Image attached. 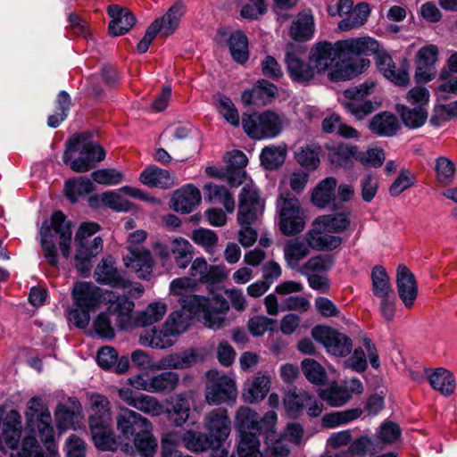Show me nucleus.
Masks as SVG:
<instances>
[{
    "label": "nucleus",
    "instance_id": "nucleus-23",
    "mask_svg": "<svg viewBox=\"0 0 457 457\" xmlns=\"http://www.w3.org/2000/svg\"><path fill=\"white\" fill-rule=\"evenodd\" d=\"M376 63L383 76L401 87H405L410 82L408 65L403 61L401 67L396 68L392 57L386 52H378L376 54Z\"/></svg>",
    "mask_w": 457,
    "mask_h": 457
},
{
    "label": "nucleus",
    "instance_id": "nucleus-17",
    "mask_svg": "<svg viewBox=\"0 0 457 457\" xmlns=\"http://www.w3.org/2000/svg\"><path fill=\"white\" fill-rule=\"evenodd\" d=\"M124 195L151 202L155 204H160V200L147 196L142 190L125 186L118 190H109L101 195L91 196L89 199V204L92 207L104 206L115 212H127L132 210L133 204L126 199Z\"/></svg>",
    "mask_w": 457,
    "mask_h": 457
},
{
    "label": "nucleus",
    "instance_id": "nucleus-20",
    "mask_svg": "<svg viewBox=\"0 0 457 457\" xmlns=\"http://www.w3.org/2000/svg\"><path fill=\"white\" fill-rule=\"evenodd\" d=\"M312 336L326 348L328 353L337 357L347 355L353 347L348 337L328 326L314 327Z\"/></svg>",
    "mask_w": 457,
    "mask_h": 457
},
{
    "label": "nucleus",
    "instance_id": "nucleus-47",
    "mask_svg": "<svg viewBox=\"0 0 457 457\" xmlns=\"http://www.w3.org/2000/svg\"><path fill=\"white\" fill-rule=\"evenodd\" d=\"M320 147L318 145H308L300 147L295 154L297 163L305 170H315L320 166Z\"/></svg>",
    "mask_w": 457,
    "mask_h": 457
},
{
    "label": "nucleus",
    "instance_id": "nucleus-12",
    "mask_svg": "<svg viewBox=\"0 0 457 457\" xmlns=\"http://www.w3.org/2000/svg\"><path fill=\"white\" fill-rule=\"evenodd\" d=\"M99 228L97 223L83 222L76 233L75 266L81 275L89 272L92 268V258L103 250V239L100 237H96L90 244L87 242V238L96 234Z\"/></svg>",
    "mask_w": 457,
    "mask_h": 457
},
{
    "label": "nucleus",
    "instance_id": "nucleus-2",
    "mask_svg": "<svg viewBox=\"0 0 457 457\" xmlns=\"http://www.w3.org/2000/svg\"><path fill=\"white\" fill-rule=\"evenodd\" d=\"M378 42L370 37L350 38L330 43L315 44L310 52V62L315 68V74L327 73L334 81L348 80L364 72L370 66V60L360 54H370L378 50Z\"/></svg>",
    "mask_w": 457,
    "mask_h": 457
},
{
    "label": "nucleus",
    "instance_id": "nucleus-34",
    "mask_svg": "<svg viewBox=\"0 0 457 457\" xmlns=\"http://www.w3.org/2000/svg\"><path fill=\"white\" fill-rule=\"evenodd\" d=\"M315 32V21L311 11L298 13L290 27L289 35L295 41H308Z\"/></svg>",
    "mask_w": 457,
    "mask_h": 457
},
{
    "label": "nucleus",
    "instance_id": "nucleus-4",
    "mask_svg": "<svg viewBox=\"0 0 457 457\" xmlns=\"http://www.w3.org/2000/svg\"><path fill=\"white\" fill-rule=\"evenodd\" d=\"M72 305L68 311V319L76 327L85 328L91 320V313L102 305H108V311L117 312V322L120 328H126L130 321V313L134 303L113 292L104 290L92 282L79 281L74 284Z\"/></svg>",
    "mask_w": 457,
    "mask_h": 457
},
{
    "label": "nucleus",
    "instance_id": "nucleus-5",
    "mask_svg": "<svg viewBox=\"0 0 457 457\" xmlns=\"http://www.w3.org/2000/svg\"><path fill=\"white\" fill-rule=\"evenodd\" d=\"M278 416L270 411L262 418L248 406H240L235 413L234 425L239 436L237 443L238 457H286L287 448L281 441L270 445L264 453L260 451L259 434L263 430L274 434Z\"/></svg>",
    "mask_w": 457,
    "mask_h": 457
},
{
    "label": "nucleus",
    "instance_id": "nucleus-41",
    "mask_svg": "<svg viewBox=\"0 0 457 457\" xmlns=\"http://www.w3.org/2000/svg\"><path fill=\"white\" fill-rule=\"evenodd\" d=\"M179 384V375L174 371H163L151 376V394H170Z\"/></svg>",
    "mask_w": 457,
    "mask_h": 457
},
{
    "label": "nucleus",
    "instance_id": "nucleus-1",
    "mask_svg": "<svg viewBox=\"0 0 457 457\" xmlns=\"http://www.w3.org/2000/svg\"><path fill=\"white\" fill-rule=\"evenodd\" d=\"M28 424L44 444L46 452L39 450L34 436H25L21 447V417L15 410L0 408V450L9 457H60L54 443L51 414L40 397H32L27 403Z\"/></svg>",
    "mask_w": 457,
    "mask_h": 457
},
{
    "label": "nucleus",
    "instance_id": "nucleus-58",
    "mask_svg": "<svg viewBox=\"0 0 457 457\" xmlns=\"http://www.w3.org/2000/svg\"><path fill=\"white\" fill-rule=\"evenodd\" d=\"M205 190L211 201L221 204L228 213L234 212L235 199L226 187L210 183L205 186Z\"/></svg>",
    "mask_w": 457,
    "mask_h": 457
},
{
    "label": "nucleus",
    "instance_id": "nucleus-30",
    "mask_svg": "<svg viewBox=\"0 0 457 457\" xmlns=\"http://www.w3.org/2000/svg\"><path fill=\"white\" fill-rule=\"evenodd\" d=\"M170 202L175 212L190 213L200 204L201 194L195 187L187 185L173 193Z\"/></svg>",
    "mask_w": 457,
    "mask_h": 457
},
{
    "label": "nucleus",
    "instance_id": "nucleus-7",
    "mask_svg": "<svg viewBox=\"0 0 457 457\" xmlns=\"http://www.w3.org/2000/svg\"><path fill=\"white\" fill-rule=\"evenodd\" d=\"M88 425L92 439L96 448L112 451L117 446L112 430V415L108 398L98 393L87 394Z\"/></svg>",
    "mask_w": 457,
    "mask_h": 457
},
{
    "label": "nucleus",
    "instance_id": "nucleus-64",
    "mask_svg": "<svg viewBox=\"0 0 457 457\" xmlns=\"http://www.w3.org/2000/svg\"><path fill=\"white\" fill-rule=\"evenodd\" d=\"M333 262L330 258L316 255L310 258L298 271L303 276H309L314 272H323L328 270L332 267Z\"/></svg>",
    "mask_w": 457,
    "mask_h": 457
},
{
    "label": "nucleus",
    "instance_id": "nucleus-28",
    "mask_svg": "<svg viewBox=\"0 0 457 457\" xmlns=\"http://www.w3.org/2000/svg\"><path fill=\"white\" fill-rule=\"evenodd\" d=\"M325 149L328 151V158L331 164L336 167L349 169L353 166L356 161L357 145L348 143H328Z\"/></svg>",
    "mask_w": 457,
    "mask_h": 457
},
{
    "label": "nucleus",
    "instance_id": "nucleus-49",
    "mask_svg": "<svg viewBox=\"0 0 457 457\" xmlns=\"http://www.w3.org/2000/svg\"><path fill=\"white\" fill-rule=\"evenodd\" d=\"M152 430L153 426L150 422V428H144L141 431H137L133 438L136 449L144 457H153L157 448V440Z\"/></svg>",
    "mask_w": 457,
    "mask_h": 457
},
{
    "label": "nucleus",
    "instance_id": "nucleus-46",
    "mask_svg": "<svg viewBox=\"0 0 457 457\" xmlns=\"http://www.w3.org/2000/svg\"><path fill=\"white\" fill-rule=\"evenodd\" d=\"M322 130L326 133H338L345 138H358L360 134L354 128L342 122L337 113H331L322 120Z\"/></svg>",
    "mask_w": 457,
    "mask_h": 457
},
{
    "label": "nucleus",
    "instance_id": "nucleus-13",
    "mask_svg": "<svg viewBox=\"0 0 457 457\" xmlns=\"http://www.w3.org/2000/svg\"><path fill=\"white\" fill-rule=\"evenodd\" d=\"M287 125L285 116L271 110L253 112L243 117V128L253 139L277 137Z\"/></svg>",
    "mask_w": 457,
    "mask_h": 457
},
{
    "label": "nucleus",
    "instance_id": "nucleus-52",
    "mask_svg": "<svg viewBox=\"0 0 457 457\" xmlns=\"http://www.w3.org/2000/svg\"><path fill=\"white\" fill-rule=\"evenodd\" d=\"M372 292L375 296L386 297L393 295L389 277L382 266H375L371 271Z\"/></svg>",
    "mask_w": 457,
    "mask_h": 457
},
{
    "label": "nucleus",
    "instance_id": "nucleus-29",
    "mask_svg": "<svg viewBox=\"0 0 457 457\" xmlns=\"http://www.w3.org/2000/svg\"><path fill=\"white\" fill-rule=\"evenodd\" d=\"M397 290L406 308H411L418 296V286L411 271L403 265L397 269Z\"/></svg>",
    "mask_w": 457,
    "mask_h": 457
},
{
    "label": "nucleus",
    "instance_id": "nucleus-3",
    "mask_svg": "<svg viewBox=\"0 0 457 457\" xmlns=\"http://www.w3.org/2000/svg\"><path fill=\"white\" fill-rule=\"evenodd\" d=\"M208 267L204 258H195L190 266V277L173 279L170 284V291L178 298L183 311L197 318L204 326L219 329L223 327L229 309L228 301L221 295L209 298L192 294L198 282L204 283Z\"/></svg>",
    "mask_w": 457,
    "mask_h": 457
},
{
    "label": "nucleus",
    "instance_id": "nucleus-21",
    "mask_svg": "<svg viewBox=\"0 0 457 457\" xmlns=\"http://www.w3.org/2000/svg\"><path fill=\"white\" fill-rule=\"evenodd\" d=\"M116 427L120 438L128 441L125 445L129 446L137 431H141L144 428H150V420L140 413L123 406L120 408L116 416Z\"/></svg>",
    "mask_w": 457,
    "mask_h": 457
},
{
    "label": "nucleus",
    "instance_id": "nucleus-27",
    "mask_svg": "<svg viewBox=\"0 0 457 457\" xmlns=\"http://www.w3.org/2000/svg\"><path fill=\"white\" fill-rule=\"evenodd\" d=\"M271 378L262 372L256 373L248 378L242 390V398L248 403H258L262 401L270 389Z\"/></svg>",
    "mask_w": 457,
    "mask_h": 457
},
{
    "label": "nucleus",
    "instance_id": "nucleus-8",
    "mask_svg": "<svg viewBox=\"0 0 457 457\" xmlns=\"http://www.w3.org/2000/svg\"><path fill=\"white\" fill-rule=\"evenodd\" d=\"M40 242L44 251V257L52 266L58 263V254L55 240L58 237L59 246L62 254L68 259L71 254V223L66 220L65 215L60 212H54L49 220H45L40 228Z\"/></svg>",
    "mask_w": 457,
    "mask_h": 457
},
{
    "label": "nucleus",
    "instance_id": "nucleus-50",
    "mask_svg": "<svg viewBox=\"0 0 457 457\" xmlns=\"http://www.w3.org/2000/svg\"><path fill=\"white\" fill-rule=\"evenodd\" d=\"M170 250L178 267L186 269L193 258V246L189 241L176 237L170 241Z\"/></svg>",
    "mask_w": 457,
    "mask_h": 457
},
{
    "label": "nucleus",
    "instance_id": "nucleus-36",
    "mask_svg": "<svg viewBox=\"0 0 457 457\" xmlns=\"http://www.w3.org/2000/svg\"><path fill=\"white\" fill-rule=\"evenodd\" d=\"M315 220L319 227H323L325 230L333 235L347 231L352 223L351 212L349 211L320 215Z\"/></svg>",
    "mask_w": 457,
    "mask_h": 457
},
{
    "label": "nucleus",
    "instance_id": "nucleus-26",
    "mask_svg": "<svg viewBox=\"0 0 457 457\" xmlns=\"http://www.w3.org/2000/svg\"><path fill=\"white\" fill-rule=\"evenodd\" d=\"M277 87L265 80H258L251 89L245 90L241 95L242 103L245 105L263 106L270 104L277 96Z\"/></svg>",
    "mask_w": 457,
    "mask_h": 457
},
{
    "label": "nucleus",
    "instance_id": "nucleus-11",
    "mask_svg": "<svg viewBox=\"0 0 457 457\" xmlns=\"http://www.w3.org/2000/svg\"><path fill=\"white\" fill-rule=\"evenodd\" d=\"M186 311L170 313L162 328L154 327L141 332L138 342L141 345L153 349L163 350L171 347L177 341V337L185 332L189 325L191 317Z\"/></svg>",
    "mask_w": 457,
    "mask_h": 457
},
{
    "label": "nucleus",
    "instance_id": "nucleus-15",
    "mask_svg": "<svg viewBox=\"0 0 457 457\" xmlns=\"http://www.w3.org/2000/svg\"><path fill=\"white\" fill-rule=\"evenodd\" d=\"M185 12L186 5L182 2L173 4L165 14L155 19L147 28L144 37L137 44V52L145 53L157 34L164 37L172 35L179 27Z\"/></svg>",
    "mask_w": 457,
    "mask_h": 457
},
{
    "label": "nucleus",
    "instance_id": "nucleus-44",
    "mask_svg": "<svg viewBox=\"0 0 457 457\" xmlns=\"http://www.w3.org/2000/svg\"><path fill=\"white\" fill-rule=\"evenodd\" d=\"M370 14V7L366 3H360L353 7L351 12L342 19L337 25L341 31H349L362 26Z\"/></svg>",
    "mask_w": 457,
    "mask_h": 457
},
{
    "label": "nucleus",
    "instance_id": "nucleus-59",
    "mask_svg": "<svg viewBox=\"0 0 457 457\" xmlns=\"http://www.w3.org/2000/svg\"><path fill=\"white\" fill-rule=\"evenodd\" d=\"M361 413V409L354 408L326 414L322 418V425L326 428H335L358 419Z\"/></svg>",
    "mask_w": 457,
    "mask_h": 457
},
{
    "label": "nucleus",
    "instance_id": "nucleus-60",
    "mask_svg": "<svg viewBox=\"0 0 457 457\" xmlns=\"http://www.w3.org/2000/svg\"><path fill=\"white\" fill-rule=\"evenodd\" d=\"M193 242L201 247L209 254H213L218 244L217 234L207 228H200L193 230L191 235Z\"/></svg>",
    "mask_w": 457,
    "mask_h": 457
},
{
    "label": "nucleus",
    "instance_id": "nucleus-61",
    "mask_svg": "<svg viewBox=\"0 0 457 457\" xmlns=\"http://www.w3.org/2000/svg\"><path fill=\"white\" fill-rule=\"evenodd\" d=\"M302 370L305 378L314 385H321L327 378L324 368L313 359H304L302 361Z\"/></svg>",
    "mask_w": 457,
    "mask_h": 457
},
{
    "label": "nucleus",
    "instance_id": "nucleus-62",
    "mask_svg": "<svg viewBox=\"0 0 457 457\" xmlns=\"http://www.w3.org/2000/svg\"><path fill=\"white\" fill-rule=\"evenodd\" d=\"M309 180V173L306 170H295L292 171L287 177L281 180L279 185V193L288 192L285 186H289L291 189L295 193H301L305 188Z\"/></svg>",
    "mask_w": 457,
    "mask_h": 457
},
{
    "label": "nucleus",
    "instance_id": "nucleus-56",
    "mask_svg": "<svg viewBox=\"0 0 457 457\" xmlns=\"http://www.w3.org/2000/svg\"><path fill=\"white\" fill-rule=\"evenodd\" d=\"M386 160L385 151L378 146L361 151L357 145L356 161L365 167L379 168Z\"/></svg>",
    "mask_w": 457,
    "mask_h": 457
},
{
    "label": "nucleus",
    "instance_id": "nucleus-14",
    "mask_svg": "<svg viewBox=\"0 0 457 457\" xmlns=\"http://www.w3.org/2000/svg\"><path fill=\"white\" fill-rule=\"evenodd\" d=\"M237 394V383L232 377L216 370L206 372L204 398L209 405L233 404Z\"/></svg>",
    "mask_w": 457,
    "mask_h": 457
},
{
    "label": "nucleus",
    "instance_id": "nucleus-24",
    "mask_svg": "<svg viewBox=\"0 0 457 457\" xmlns=\"http://www.w3.org/2000/svg\"><path fill=\"white\" fill-rule=\"evenodd\" d=\"M129 253L123 257L127 268L135 271L139 278L148 279L154 265V258L146 248H131L128 246Z\"/></svg>",
    "mask_w": 457,
    "mask_h": 457
},
{
    "label": "nucleus",
    "instance_id": "nucleus-43",
    "mask_svg": "<svg viewBox=\"0 0 457 457\" xmlns=\"http://www.w3.org/2000/svg\"><path fill=\"white\" fill-rule=\"evenodd\" d=\"M228 45L235 62L243 64L248 60V39L242 31L232 32L228 38Z\"/></svg>",
    "mask_w": 457,
    "mask_h": 457
},
{
    "label": "nucleus",
    "instance_id": "nucleus-57",
    "mask_svg": "<svg viewBox=\"0 0 457 457\" xmlns=\"http://www.w3.org/2000/svg\"><path fill=\"white\" fill-rule=\"evenodd\" d=\"M184 446L191 452H204L208 449L216 450L206 435L187 430L182 436Z\"/></svg>",
    "mask_w": 457,
    "mask_h": 457
},
{
    "label": "nucleus",
    "instance_id": "nucleus-54",
    "mask_svg": "<svg viewBox=\"0 0 457 457\" xmlns=\"http://www.w3.org/2000/svg\"><path fill=\"white\" fill-rule=\"evenodd\" d=\"M320 396L333 407H339L345 404L351 399V394L343 385L331 383L326 389L320 392Z\"/></svg>",
    "mask_w": 457,
    "mask_h": 457
},
{
    "label": "nucleus",
    "instance_id": "nucleus-39",
    "mask_svg": "<svg viewBox=\"0 0 457 457\" xmlns=\"http://www.w3.org/2000/svg\"><path fill=\"white\" fill-rule=\"evenodd\" d=\"M139 180L149 187L170 188L174 185L170 172L156 166L145 168L140 174Z\"/></svg>",
    "mask_w": 457,
    "mask_h": 457
},
{
    "label": "nucleus",
    "instance_id": "nucleus-38",
    "mask_svg": "<svg viewBox=\"0 0 457 457\" xmlns=\"http://www.w3.org/2000/svg\"><path fill=\"white\" fill-rule=\"evenodd\" d=\"M337 187V179L333 177H328L322 179L313 188L311 201L320 209L328 207L335 200V190Z\"/></svg>",
    "mask_w": 457,
    "mask_h": 457
},
{
    "label": "nucleus",
    "instance_id": "nucleus-63",
    "mask_svg": "<svg viewBox=\"0 0 457 457\" xmlns=\"http://www.w3.org/2000/svg\"><path fill=\"white\" fill-rule=\"evenodd\" d=\"M217 110L229 124L235 127L239 125V113L230 98L218 96Z\"/></svg>",
    "mask_w": 457,
    "mask_h": 457
},
{
    "label": "nucleus",
    "instance_id": "nucleus-42",
    "mask_svg": "<svg viewBox=\"0 0 457 457\" xmlns=\"http://www.w3.org/2000/svg\"><path fill=\"white\" fill-rule=\"evenodd\" d=\"M310 394L305 391H288L286 393L283 404L287 414L290 418H298L302 415L305 406H308Z\"/></svg>",
    "mask_w": 457,
    "mask_h": 457
},
{
    "label": "nucleus",
    "instance_id": "nucleus-19",
    "mask_svg": "<svg viewBox=\"0 0 457 457\" xmlns=\"http://www.w3.org/2000/svg\"><path fill=\"white\" fill-rule=\"evenodd\" d=\"M204 427L207 431V436L216 451L228 438L231 432V420L228 410L225 408H216L205 414L204 418Z\"/></svg>",
    "mask_w": 457,
    "mask_h": 457
},
{
    "label": "nucleus",
    "instance_id": "nucleus-9",
    "mask_svg": "<svg viewBox=\"0 0 457 457\" xmlns=\"http://www.w3.org/2000/svg\"><path fill=\"white\" fill-rule=\"evenodd\" d=\"M264 212V201L253 181L243 185L239 195L237 222L241 226L238 241L244 247L253 245L257 239V232L250 227L259 220Z\"/></svg>",
    "mask_w": 457,
    "mask_h": 457
},
{
    "label": "nucleus",
    "instance_id": "nucleus-33",
    "mask_svg": "<svg viewBox=\"0 0 457 457\" xmlns=\"http://www.w3.org/2000/svg\"><path fill=\"white\" fill-rule=\"evenodd\" d=\"M95 278L97 282L108 284L117 287H126L127 280L121 273L114 267L112 257L103 258L95 270Z\"/></svg>",
    "mask_w": 457,
    "mask_h": 457
},
{
    "label": "nucleus",
    "instance_id": "nucleus-25",
    "mask_svg": "<svg viewBox=\"0 0 457 457\" xmlns=\"http://www.w3.org/2000/svg\"><path fill=\"white\" fill-rule=\"evenodd\" d=\"M305 237L308 245L315 251H332L339 247L343 242L340 237L329 233L323 227H319L316 220H313L312 228L306 232Z\"/></svg>",
    "mask_w": 457,
    "mask_h": 457
},
{
    "label": "nucleus",
    "instance_id": "nucleus-10",
    "mask_svg": "<svg viewBox=\"0 0 457 457\" xmlns=\"http://www.w3.org/2000/svg\"><path fill=\"white\" fill-rule=\"evenodd\" d=\"M105 157L104 148L97 143L88 140L82 134L72 136L66 143L63 162L79 173L87 172Z\"/></svg>",
    "mask_w": 457,
    "mask_h": 457
},
{
    "label": "nucleus",
    "instance_id": "nucleus-35",
    "mask_svg": "<svg viewBox=\"0 0 457 457\" xmlns=\"http://www.w3.org/2000/svg\"><path fill=\"white\" fill-rule=\"evenodd\" d=\"M310 250L305 237L288 240L284 246V258L287 267L298 270L301 267L300 262L309 255Z\"/></svg>",
    "mask_w": 457,
    "mask_h": 457
},
{
    "label": "nucleus",
    "instance_id": "nucleus-32",
    "mask_svg": "<svg viewBox=\"0 0 457 457\" xmlns=\"http://www.w3.org/2000/svg\"><path fill=\"white\" fill-rule=\"evenodd\" d=\"M285 62L288 74L294 81L305 82L314 78L315 68L313 65L300 58L296 53H287Z\"/></svg>",
    "mask_w": 457,
    "mask_h": 457
},
{
    "label": "nucleus",
    "instance_id": "nucleus-16",
    "mask_svg": "<svg viewBox=\"0 0 457 457\" xmlns=\"http://www.w3.org/2000/svg\"><path fill=\"white\" fill-rule=\"evenodd\" d=\"M279 228L285 236H294L305 228V218L299 200L290 192H281L277 200Z\"/></svg>",
    "mask_w": 457,
    "mask_h": 457
},
{
    "label": "nucleus",
    "instance_id": "nucleus-37",
    "mask_svg": "<svg viewBox=\"0 0 457 457\" xmlns=\"http://www.w3.org/2000/svg\"><path fill=\"white\" fill-rule=\"evenodd\" d=\"M370 131L380 137H392L400 129L397 117L389 112H382L374 115L369 122Z\"/></svg>",
    "mask_w": 457,
    "mask_h": 457
},
{
    "label": "nucleus",
    "instance_id": "nucleus-45",
    "mask_svg": "<svg viewBox=\"0 0 457 457\" xmlns=\"http://www.w3.org/2000/svg\"><path fill=\"white\" fill-rule=\"evenodd\" d=\"M287 148L285 144L270 145L262 149L260 159L267 170H275L281 166L287 157Z\"/></svg>",
    "mask_w": 457,
    "mask_h": 457
},
{
    "label": "nucleus",
    "instance_id": "nucleus-51",
    "mask_svg": "<svg viewBox=\"0 0 457 457\" xmlns=\"http://www.w3.org/2000/svg\"><path fill=\"white\" fill-rule=\"evenodd\" d=\"M167 312V305L163 302H153L145 310L137 315V322L142 326H150L162 320Z\"/></svg>",
    "mask_w": 457,
    "mask_h": 457
},
{
    "label": "nucleus",
    "instance_id": "nucleus-6",
    "mask_svg": "<svg viewBox=\"0 0 457 457\" xmlns=\"http://www.w3.org/2000/svg\"><path fill=\"white\" fill-rule=\"evenodd\" d=\"M119 398L127 405L152 417L166 414L168 420L176 427H182L189 419L191 404L187 393H179L166 401L167 408L156 397L137 393L129 387H120Z\"/></svg>",
    "mask_w": 457,
    "mask_h": 457
},
{
    "label": "nucleus",
    "instance_id": "nucleus-40",
    "mask_svg": "<svg viewBox=\"0 0 457 457\" xmlns=\"http://www.w3.org/2000/svg\"><path fill=\"white\" fill-rule=\"evenodd\" d=\"M430 386L445 396L451 395L455 390V378L452 372L445 368H437L428 372Z\"/></svg>",
    "mask_w": 457,
    "mask_h": 457
},
{
    "label": "nucleus",
    "instance_id": "nucleus-55",
    "mask_svg": "<svg viewBox=\"0 0 457 457\" xmlns=\"http://www.w3.org/2000/svg\"><path fill=\"white\" fill-rule=\"evenodd\" d=\"M93 183L86 177L69 179L65 183V193L71 203H75L78 199L93 191Z\"/></svg>",
    "mask_w": 457,
    "mask_h": 457
},
{
    "label": "nucleus",
    "instance_id": "nucleus-31",
    "mask_svg": "<svg viewBox=\"0 0 457 457\" xmlns=\"http://www.w3.org/2000/svg\"><path fill=\"white\" fill-rule=\"evenodd\" d=\"M108 13L112 18L109 31L115 37L127 33L136 22L135 16L129 9L116 4L108 7Z\"/></svg>",
    "mask_w": 457,
    "mask_h": 457
},
{
    "label": "nucleus",
    "instance_id": "nucleus-48",
    "mask_svg": "<svg viewBox=\"0 0 457 457\" xmlns=\"http://www.w3.org/2000/svg\"><path fill=\"white\" fill-rule=\"evenodd\" d=\"M396 111L400 114L403 124L410 129H417L423 126L428 119V110L423 108H410L398 104Z\"/></svg>",
    "mask_w": 457,
    "mask_h": 457
},
{
    "label": "nucleus",
    "instance_id": "nucleus-22",
    "mask_svg": "<svg viewBox=\"0 0 457 457\" xmlns=\"http://www.w3.org/2000/svg\"><path fill=\"white\" fill-rule=\"evenodd\" d=\"M54 419L60 431L79 428L84 419L82 406L75 398H69L65 403L56 407Z\"/></svg>",
    "mask_w": 457,
    "mask_h": 457
},
{
    "label": "nucleus",
    "instance_id": "nucleus-18",
    "mask_svg": "<svg viewBox=\"0 0 457 457\" xmlns=\"http://www.w3.org/2000/svg\"><path fill=\"white\" fill-rule=\"evenodd\" d=\"M375 87V82L366 81L358 87L345 90L342 105L355 119L362 120L375 110L373 103L367 99V96L374 93Z\"/></svg>",
    "mask_w": 457,
    "mask_h": 457
},
{
    "label": "nucleus",
    "instance_id": "nucleus-53",
    "mask_svg": "<svg viewBox=\"0 0 457 457\" xmlns=\"http://www.w3.org/2000/svg\"><path fill=\"white\" fill-rule=\"evenodd\" d=\"M108 308V305H105ZM110 315L114 316L115 318V325L120 328L117 322V312L114 313L113 311L109 312L108 309L106 312H100L93 321V328L96 333L105 338H112L114 337V329L112 325V321L110 319ZM131 324V320L126 328H121V329L128 328Z\"/></svg>",
    "mask_w": 457,
    "mask_h": 457
}]
</instances>
